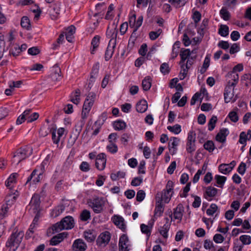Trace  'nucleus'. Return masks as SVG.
Returning <instances> with one entry per match:
<instances>
[{"instance_id": "obj_1", "label": "nucleus", "mask_w": 251, "mask_h": 251, "mask_svg": "<svg viewBox=\"0 0 251 251\" xmlns=\"http://www.w3.org/2000/svg\"><path fill=\"white\" fill-rule=\"evenodd\" d=\"M32 153V149L29 147L20 148L14 153L12 159V163L17 165Z\"/></svg>"}, {"instance_id": "obj_2", "label": "nucleus", "mask_w": 251, "mask_h": 251, "mask_svg": "<svg viewBox=\"0 0 251 251\" xmlns=\"http://www.w3.org/2000/svg\"><path fill=\"white\" fill-rule=\"evenodd\" d=\"M50 158V155H47L45 159L41 164V171L38 174L36 173L37 172V169H35L33 171L31 175L27 178L26 184L28 183L36 184L40 182L43 178V174L45 170V166L47 164Z\"/></svg>"}, {"instance_id": "obj_3", "label": "nucleus", "mask_w": 251, "mask_h": 251, "mask_svg": "<svg viewBox=\"0 0 251 251\" xmlns=\"http://www.w3.org/2000/svg\"><path fill=\"white\" fill-rule=\"evenodd\" d=\"M74 220L71 216H66L60 222L54 224L52 226V230L56 232H58L63 229H70L74 226Z\"/></svg>"}, {"instance_id": "obj_4", "label": "nucleus", "mask_w": 251, "mask_h": 251, "mask_svg": "<svg viewBox=\"0 0 251 251\" xmlns=\"http://www.w3.org/2000/svg\"><path fill=\"white\" fill-rule=\"evenodd\" d=\"M96 99V95L94 93H89L87 95L84 102L81 113V118L83 120H86L88 117Z\"/></svg>"}, {"instance_id": "obj_5", "label": "nucleus", "mask_w": 251, "mask_h": 251, "mask_svg": "<svg viewBox=\"0 0 251 251\" xmlns=\"http://www.w3.org/2000/svg\"><path fill=\"white\" fill-rule=\"evenodd\" d=\"M233 80L230 79H226L227 80V84L225 88L224 92V99L225 102H229L233 97L234 87L238 83L237 75H234Z\"/></svg>"}, {"instance_id": "obj_6", "label": "nucleus", "mask_w": 251, "mask_h": 251, "mask_svg": "<svg viewBox=\"0 0 251 251\" xmlns=\"http://www.w3.org/2000/svg\"><path fill=\"white\" fill-rule=\"evenodd\" d=\"M24 235V232L16 231L11 235L10 239L6 242V246L10 247L15 246L17 248L21 242Z\"/></svg>"}, {"instance_id": "obj_7", "label": "nucleus", "mask_w": 251, "mask_h": 251, "mask_svg": "<svg viewBox=\"0 0 251 251\" xmlns=\"http://www.w3.org/2000/svg\"><path fill=\"white\" fill-rule=\"evenodd\" d=\"M105 204L104 200L102 198H96L94 199L90 202V206L96 213H100L103 210V207Z\"/></svg>"}, {"instance_id": "obj_8", "label": "nucleus", "mask_w": 251, "mask_h": 251, "mask_svg": "<svg viewBox=\"0 0 251 251\" xmlns=\"http://www.w3.org/2000/svg\"><path fill=\"white\" fill-rule=\"evenodd\" d=\"M195 141L196 133L193 131H190L188 133L186 144V151L188 152L192 153L195 151Z\"/></svg>"}, {"instance_id": "obj_9", "label": "nucleus", "mask_w": 251, "mask_h": 251, "mask_svg": "<svg viewBox=\"0 0 251 251\" xmlns=\"http://www.w3.org/2000/svg\"><path fill=\"white\" fill-rule=\"evenodd\" d=\"M111 238V234L108 231H104L100 234L97 239V244L100 247H105Z\"/></svg>"}, {"instance_id": "obj_10", "label": "nucleus", "mask_w": 251, "mask_h": 251, "mask_svg": "<svg viewBox=\"0 0 251 251\" xmlns=\"http://www.w3.org/2000/svg\"><path fill=\"white\" fill-rule=\"evenodd\" d=\"M106 163V155L104 153H100L96 156L95 165L98 170L100 171L104 170L105 167Z\"/></svg>"}, {"instance_id": "obj_11", "label": "nucleus", "mask_w": 251, "mask_h": 251, "mask_svg": "<svg viewBox=\"0 0 251 251\" xmlns=\"http://www.w3.org/2000/svg\"><path fill=\"white\" fill-rule=\"evenodd\" d=\"M40 198L38 195L34 194L33 195L29 206L30 210H32L33 213H36L39 211L40 208Z\"/></svg>"}, {"instance_id": "obj_12", "label": "nucleus", "mask_w": 251, "mask_h": 251, "mask_svg": "<svg viewBox=\"0 0 251 251\" xmlns=\"http://www.w3.org/2000/svg\"><path fill=\"white\" fill-rule=\"evenodd\" d=\"M118 30L116 26L113 24L111 27H108L106 31V36L110 39L109 42L114 41V43H116Z\"/></svg>"}, {"instance_id": "obj_13", "label": "nucleus", "mask_w": 251, "mask_h": 251, "mask_svg": "<svg viewBox=\"0 0 251 251\" xmlns=\"http://www.w3.org/2000/svg\"><path fill=\"white\" fill-rule=\"evenodd\" d=\"M87 247L86 244L82 239H77L74 242L72 245V250L74 251H85Z\"/></svg>"}, {"instance_id": "obj_14", "label": "nucleus", "mask_w": 251, "mask_h": 251, "mask_svg": "<svg viewBox=\"0 0 251 251\" xmlns=\"http://www.w3.org/2000/svg\"><path fill=\"white\" fill-rule=\"evenodd\" d=\"M128 239L126 234H123L120 238L119 242V251H128Z\"/></svg>"}, {"instance_id": "obj_15", "label": "nucleus", "mask_w": 251, "mask_h": 251, "mask_svg": "<svg viewBox=\"0 0 251 251\" xmlns=\"http://www.w3.org/2000/svg\"><path fill=\"white\" fill-rule=\"evenodd\" d=\"M243 70V66L242 64H238L235 66L233 69V70L230 72H228L226 75V79H230L233 80V76L234 75H237L238 81H239V75L237 74L236 72H241Z\"/></svg>"}, {"instance_id": "obj_16", "label": "nucleus", "mask_w": 251, "mask_h": 251, "mask_svg": "<svg viewBox=\"0 0 251 251\" xmlns=\"http://www.w3.org/2000/svg\"><path fill=\"white\" fill-rule=\"evenodd\" d=\"M179 141V139L177 137H173L170 138V142L172 141V142L169 144V149L172 155L175 154L176 152L177 147Z\"/></svg>"}, {"instance_id": "obj_17", "label": "nucleus", "mask_w": 251, "mask_h": 251, "mask_svg": "<svg viewBox=\"0 0 251 251\" xmlns=\"http://www.w3.org/2000/svg\"><path fill=\"white\" fill-rule=\"evenodd\" d=\"M114 41L109 42L107 50L105 53V59L106 61L109 60L112 57L114 49L116 47V43H114Z\"/></svg>"}, {"instance_id": "obj_18", "label": "nucleus", "mask_w": 251, "mask_h": 251, "mask_svg": "<svg viewBox=\"0 0 251 251\" xmlns=\"http://www.w3.org/2000/svg\"><path fill=\"white\" fill-rule=\"evenodd\" d=\"M217 189L211 186L206 187L204 193L205 198L208 201H211V198L217 195Z\"/></svg>"}, {"instance_id": "obj_19", "label": "nucleus", "mask_w": 251, "mask_h": 251, "mask_svg": "<svg viewBox=\"0 0 251 251\" xmlns=\"http://www.w3.org/2000/svg\"><path fill=\"white\" fill-rule=\"evenodd\" d=\"M184 212V207L182 204L179 203L174 210V216L175 219L181 220Z\"/></svg>"}, {"instance_id": "obj_20", "label": "nucleus", "mask_w": 251, "mask_h": 251, "mask_svg": "<svg viewBox=\"0 0 251 251\" xmlns=\"http://www.w3.org/2000/svg\"><path fill=\"white\" fill-rule=\"evenodd\" d=\"M166 223L163 226H161L159 228L160 234L165 239H167L168 237V232L170 227V224L169 223L168 218H166Z\"/></svg>"}, {"instance_id": "obj_21", "label": "nucleus", "mask_w": 251, "mask_h": 251, "mask_svg": "<svg viewBox=\"0 0 251 251\" xmlns=\"http://www.w3.org/2000/svg\"><path fill=\"white\" fill-rule=\"evenodd\" d=\"M113 222L115 225L119 227L122 230H125L126 226L124 223V219L120 216H114L113 218Z\"/></svg>"}, {"instance_id": "obj_22", "label": "nucleus", "mask_w": 251, "mask_h": 251, "mask_svg": "<svg viewBox=\"0 0 251 251\" xmlns=\"http://www.w3.org/2000/svg\"><path fill=\"white\" fill-rule=\"evenodd\" d=\"M67 236L65 232L59 233L56 236H53L50 240V245L55 246L60 243Z\"/></svg>"}, {"instance_id": "obj_23", "label": "nucleus", "mask_w": 251, "mask_h": 251, "mask_svg": "<svg viewBox=\"0 0 251 251\" xmlns=\"http://www.w3.org/2000/svg\"><path fill=\"white\" fill-rule=\"evenodd\" d=\"M228 134V131L227 128H223L216 136V140L221 143L225 142L226 136Z\"/></svg>"}, {"instance_id": "obj_24", "label": "nucleus", "mask_w": 251, "mask_h": 251, "mask_svg": "<svg viewBox=\"0 0 251 251\" xmlns=\"http://www.w3.org/2000/svg\"><path fill=\"white\" fill-rule=\"evenodd\" d=\"M60 2H56L54 4L50 12V17L52 20H55L60 14Z\"/></svg>"}, {"instance_id": "obj_25", "label": "nucleus", "mask_w": 251, "mask_h": 251, "mask_svg": "<svg viewBox=\"0 0 251 251\" xmlns=\"http://www.w3.org/2000/svg\"><path fill=\"white\" fill-rule=\"evenodd\" d=\"M18 192L16 190L13 194H8L5 198V205L10 206L15 201L17 197L18 196Z\"/></svg>"}, {"instance_id": "obj_26", "label": "nucleus", "mask_w": 251, "mask_h": 251, "mask_svg": "<svg viewBox=\"0 0 251 251\" xmlns=\"http://www.w3.org/2000/svg\"><path fill=\"white\" fill-rule=\"evenodd\" d=\"M181 70L179 74V78L180 79L182 80L186 76L188 70L191 65V63H190V61L188 60L186 64H181Z\"/></svg>"}, {"instance_id": "obj_27", "label": "nucleus", "mask_w": 251, "mask_h": 251, "mask_svg": "<svg viewBox=\"0 0 251 251\" xmlns=\"http://www.w3.org/2000/svg\"><path fill=\"white\" fill-rule=\"evenodd\" d=\"M84 237L89 242H93L96 237V234L95 231L88 230L84 231Z\"/></svg>"}, {"instance_id": "obj_28", "label": "nucleus", "mask_w": 251, "mask_h": 251, "mask_svg": "<svg viewBox=\"0 0 251 251\" xmlns=\"http://www.w3.org/2000/svg\"><path fill=\"white\" fill-rule=\"evenodd\" d=\"M136 110L138 112H145L148 108V103L146 100H141L136 104Z\"/></svg>"}, {"instance_id": "obj_29", "label": "nucleus", "mask_w": 251, "mask_h": 251, "mask_svg": "<svg viewBox=\"0 0 251 251\" xmlns=\"http://www.w3.org/2000/svg\"><path fill=\"white\" fill-rule=\"evenodd\" d=\"M75 27L73 25L66 29V38L68 42H71L72 41L73 34L75 33Z\"/></svg>"}, {"instance_id": "obj_30", "label": "nucleus", "mask_w": 251, "mask_h": 251, "mask_svg": "<svg viewBox=\"0 0 251 251\" xmlns=\"http://www.w3.org/2000/svg\"><path fill=\"white\" fill-rule=\"evenodd\" d=\"M18 176L17 173L11 174L5 182V185L9 189L13 187V184L16 182V178Z\"/></svg>"}, {"instance_id": "obj_31", "label": "nucleus", "mask_w": 251, "mask_h": 251, "mask_svg": "<svg viewBox=\"0 0 251 251\" xmlns=\"http://www.w3.org/2000/svg\"><path fill=\"white\" fill-rule=\"evenodd\" d=\"M191 54L189 49H181L180 56L181 57V61L180 64H184L185 61L189 57Z\"/></svg>"}, {"instance_id": "obj_32", "label": "nucleus", "mask_w": 251, "mask_h": 251, "mask_svg": "<svg viewBox=\"0 0 251 251\" xmlns=\"http://www.w3.org/2000/svg\"><path fill=\"white\" fill-rule=\"evenodd\" d=\"M143 89L144 91H148L151 86V78L150 76L146 77L142 81Z\"/></svg>"}, {"instance_id": "obj_33", "label": "nucleus", "mask_w": 251, "mask_h": 251, "mask_svg": "<svg viewBox=\"0 0 251 251\" xmlns=\"http://www.w3.org/2000/svg\"><path fill=\"white\" fill-rule=\"evenodd\" d=\"M80 90L79 89L76 90L75 92L72 94L71 101L75 104L79 103L80 101Z\"/></svg>"}, {"instance_id": "obj_34", "label": "nucleus", "mask_w": 251, "mask_h": 251, "mask_svg": "<svg viewBox=\"0 0 251 251\" xmlns=\"http://www.w3.org/2000/svg\"><path fill=\"white\" fill-rule=\"evenodd\" d=\"M219 171L221 173L226 175L231 171V169L229 168L228 164H223L219 165Z\"/></svg>"}, {"instance_id": "obj_35", "label": "nucleus", "mask_w": 251, "mask_h": 251, "mask_svg": "<svg viewBox=\"0 0 251 251\" xmlns=\"http://www.w3.org/2000/svg\"><path fill=\"white\" fill-rule=\"evenodd\" d=\"M53 72L51 74V78L53 81H58L61 79L60 69L58 67H54Z\"/></svg>"}, {"instance_id": "obj_36", "label": "nucleus", "mask_w": 251, "mask_h": 251, "mask_svg": "<svg viewBox=\"0 0 251 251\" xmlns=\"http://www.w3.org/2000/svg\"><path fill=\"white\" fill-rule=\"evenodd\" d=\"M126 176V173L123 171H118L116 173H112L110 177L112 180L115 181L120 178H124Z\"/></svg>"}, {"instance_id": "obj_37", "label": "nucleus", "mask_w": 251, "mask_h": 251, "mask_svg": "<svg viewBox=\"0 0 251 251\" xmlns=\"http://www.w3.org/2000/svg\"><path fill=\"white\" fill-rule=\"evenodd\" d=\"M5 42L4 36L0 33V60L3 55L5 51Z\"/></svg>"}, {"instance_id": "obj_38", "label": "nucleus", "mask_w": 251, "mask_h": 251, "mask_svg": "<svg viewBox=\"0 0 251 251\" xmlns=\"http://www.w3.org/2000/svg\"><path fill=\"white\" fill-rule=\"evenodd\" d=\"M167 129L175 134H178L181 131V126L176 124L173 126H168Z\"/></svg>"}, {"instance_id": "obj_39", "label": "nucleus", "mask_w": 251, "mask_h": 251, "mask_svg": "<svg viewBox=\"0 0 251 251\" xmlns=\"http://www.w3.org/2000/svg\"><path fill=\"white\" fill-rule=\"evenodd\" d=\"M100 44V37L99 36H95L92 39L91 45L93 46V49L91 50V53L94 54L96 49L98 47Z\"/></svg>"}, {"instance_id": "obj_40", "label": "nucleus", "mask_w": 251, "mask_h": 251, "mask_svg": "<svg viewBox=\"0 0 251 251\" xmlns=\"http://www.w3.org/2000/svg\"><path fill=\"white\" fill-rule=\"evenodd\" d=\"M126 126V123L122 121H116L113 124V127L115 130H121L125 128Z\"/></svg>"}, {"instance_id": "obj_41", "label": "nucleus", "mask_w": 251, "mask_h": 251, "mask_svg": "<svg viewBox=\"0 0 251 251\" xmlns=\"http://www.w3.org/2000/svg\"><path fill=\"white\" fill-rule=\"evenodd\" d=\"M219 34L223 37H226L228 35L229 28L226 25H221L219 29Z\"/></svg>"}, {"instance_id": "obj_42", "label": "nucleus", "mask_w": 251, "mask_h": 251, "mask_svg": "<svg viewBox=\"0 0 251 251\" xmlns=\"http://www.w3.org/2000/svg\"><path fill=\"white\" fill-rule=\"evenodd\" d=\"M152 226L151 225V226H147L143 224H141L140 226L141 230L143 233L147 234L148 236H150Z\"/></svg>"}, {"instance_id": "obj_43", "label": "nucleus", "mask_w": 251, "mask_h": 251, "mask_svg": "<svg viewBox=\"0 0 251 251\" xmlns=\"http://www.w3.org/2000/svg\"><path fill=\"white\" fill-rule=\"evenodd\" d=\"M221 17L225 21H227L230 18V13L226 8L223 7L220 11Z\"/></svg>"}, {"instance_id": "obj_44", "label": "nucleus", "mask_w": 251, "mask_h": 251, "mask_svg": "<svg viewBox=\"0 0 251 251\" xmlns=\"http://www.w3.org/2000/svg\"><path fill=\"white\" fill-rule=\"evenodd\" d=\"M218 207L215 203H212L206 210V214L209 216H213L218 210Z\"/></svg>"}, {"instance_id": "obj_45", "label": "nucleus", "mask_w": 251, "mask_h": 251, "mask_svg": "<svg viewBox=\"0 0 251 251\" xmlns=\"http://www.w3.org/2000/svg\"><path fill=\"white\" fill-rule=\"evenodd\" d=\"M217 121V117L216 116H212L208 123V130L212 131L215 127V124Z\"/></svg>"}, {"instance_id": "obj_46", "label": "nucleus", "mask_w": 251, "mask_h": 251, "mask_svg": "<svg viewBox=\"0 0 251 251\" xmlns=\"http://www.w3.org/2000/svg\"><path fill=\"white\" fill-rule=\"evenodd\" d=\"M204 148L209 152H212L214 149L215 146L213 141L209 140L205 143L203 145Z\"/></svg>"}, {"instance_id": "obj_47", "label": "nucleus", "mask_w": 251, "mask_h": 251, "mask_svg": "<svg viewBox=\"0 0 251 251\" xmlns=\"http://www.w3.org/2000/svg\"><path fill=\"white\" fill-rule=\"evenodd\" d=\"M164 211V208L161 203H159L154 210V216L160 217Z\"/></svg>"}, {"instance_id": "obj_48", "label": "nucleus", "mask_w": 251, "mask_h": 251, "mask_svg": "<svg viewBox=\"0 0 251 251\" xmlns=\"http://www.w3.org/2000/svg\"><path fill=\"white\" fill-rule=\"evenodd\" d=\"M179 42L177 41L175 42L173 46L172 49V57L173 58H175L176 57L178 54V49L179 48Z\"/></svg>"}, {"instance_id": "obj_49", "label": "nucleus", "mask_w": 251, "mask_h": 251, "mask_svg": "<svg viewBox=\"0 0 251 251\" xmlns=\"http://www.w3.org/2000/svg\"><path fill=\"white\" fill-rule=\"evenodd\" d=\"M21 25L23 27L28 29L30 27V21L27 17L24 16L22 18Z\"/></svg>"}, {"instance_id": "obj_50", "label": "nucleus", "mask_w": 251, "mask_h": 251, "mask_svg": "<svg viewBox=\"0 0 251 251\" xmlns=\"http://www.w3.org/2000/svg\"><path fill=\"white\" fill-rule=\"evenodd\" d=\"M162 30L161 29H158L157 31H152L149 33V36L151 40H154L157 39L161 34Z\"/></svg>"}, {"instance_id": "obj_51", "label": "nucleus", "mask_w": 251, "mask_h": 251, "mask_svg": "<svg viewBox=\"0 0 251 251\" xmlns=\"http://www.w3.org/2000/svg\"><path fill=\"white\" fill-rule=\"evenodd\" d=\"M169 2L176 8L183 6L186 2L183 0H169Z\"/></svg>"}, {"instance_id": "obj_52", "label": "nucleus", "mask_w": 251, "mask_h": 251, "mask_svg": "<svg viewBox=\"0 0 251 251\" xmlns=\"http://www.w3.org/2000/svg\"><path fill=\"white\" fill-rule=\"evenodd\" d=\"M9 209V206L3 205L0 210V220L3 219L7 215V212Z\"/></svg>"}, {"instance_id": "obj_53", "label": "nucleus", "mask_w": 251, "mask_h": 251, "mask_svg": "<svg viewBox=\"0 0 251 251\" xmlns=\"http://www.w3.org/2000/svg\"><path fill=\"white\" fill-rule=\"evenodd\" d=\"M107 150L112 153H115L117 152L118 147L117 146L112 142L109 143L106 147Z\"/></svg>"}, {"instance_id": "obj_54", "label": "nucleus", "mask_w": 251, "mask_h": 251, "mask_svg": "<svg viewBox=\"0 0 251 251\" xmlns=\"http://www.w3.org/2000/svg\"><path fill=\"white\" fill-rule=\"evenodd\" d=\"M215 179L218 184L223 185L226 180V177L224 176L217 175L215 176Z\"/></svg>"}, {"instance_id": "obj_55", "label": "nucleus", "mask_w": 251, "mask_h": 251, "mask_svg": "<svg viewBox=\"0 0 251 251\" xmlns=\"http://www.w3.org/2000/svg\"><path fill=\"white\" fill-rule=\"evenodd\" d=\"M160 72L164 75L167 74L170 72L169 64L167 63H163L160 67Z\"/></svg>"}, {"instance_id": "obj_56", "label": "nucleus", "mask_w": 251, "mask_h": 251, "mask_svg": "<svg viewBox=\"0 0 251 251\" xmlns=\"http://www.w3.org/2000/svg\"><path fill=\"white\" fill-rule=\"evenodd\" d=\"M22 83L23 82L20 80L17 81H10L8 82V86L9 88L14 90L15 88H20Z\"/></svg>"}, {"instance_id": "obj_57", "label": "nucleus", "mask_w": 251, "mask_h": 251, "mask_svg": "<svg viewBox=\"0 0 251 251\" xmlns=\"http://www.w3.org/2000/svg\"><path fill=\"white\" fill-rule=\"evenodd\" d=\"M240 240L244 244L249 245L251 243V237L249 235H242L240 237Z\"/></svg>"}, {"instance_id": "obj_58", "label": "nucleus", "mask_w": 251, "mask_h": 251, "mask_svg": "<svg viewBox=\"0 0 251 251\" xmlns=\"http://www.w3.org/2000/svg\"><path fill=\"white\" fill-rule=\"evenodd\" d=\"M81 220L83 221H86L90 218V213L87 210L82 211L80 215Z\"/></svg>"}, {"instance_id": "obj_59", "label": "nucleus", "mask_w": 251, "mask_h": 251, "mask_svg": "<svg viewBox=\"0 0 251 251\" xmlns=\"http://www.w3.org/2000/svg\"><path fill=\"white\" fill-rule=\"evenodd\" d=\"M79 169L83 172H87L90 170V165L88 162L83 161L79 166Z\"/></svg>"}, {"instance_id": "obj_60", "label": "nucleus", "mask_w": 251, "mask_h": 251, "mask_svg": "<svg viewBox=\"0 0 251 251\" xmlns=\"http://www.w3.org/2000/svg\"><path fill=\"white\" fill-rule=\"evenodd\" d=\"M10 53L14 56L18 55L21 53L19 46L17 45L14 46L10 50Z\"/></svg>"}, {"instance_id": "obj_61", "label": "nucleus", "mask_w": 251, "mask_h": 251, "mask_svg": "<svg viewBox=\"0 0 251 251\" xmlns=\"http://www.w3.org/2000/svg\"><path fill=\"white\" fill-rule=\"evenodd\" d=\"M172 194V193L167 194V192H164L161 195V201H163L165 203H168L170 201Z\"/></svg>"}, {"instance_id": "obj_62", "label": "nucleus", "mask_w": 251, "mask_h": 251, "mask_svg": "<svg viewBox=\"0 0 251 251\" xmlns=\"http://www.w3.org/2000/svg\"><path fill=\"white\" fill-rule=\"evenodd\" d=\"M64 209L65 207L63 205H60L53 210V215L54 213L55 217L58 216L64 211Z\"/></svg>"}, {"instance_id": "obj_63", "label": "nucleus", "mask_w": 251, "mask_h": 251, "mask_svg": "<svg viewBox=\"0 0 251 251\" xmlns=\"http://www.w3.org/2000/svg\"><path fill=\"white\" fill-rule=\"evenodd\" d=\"M145 197V193L143 190H140L138 191L136 195V200L138 201H142Z\"/></svg>"}, {"instance_id": "obj_64", "label": "nucleus", "mask_w": 251, "mask_h": 251, "mask_svg": "<svg viewBox=\"0 0 251 251\" xmlns=\"http://www.w3.org/2000/svg\"><path fill=\"white\" fill-rule=\"evenodd\" d=\"M225 239V238L220 234H216L213 237V240L216 243H221Z\"/></svg>"}]
</instances>
